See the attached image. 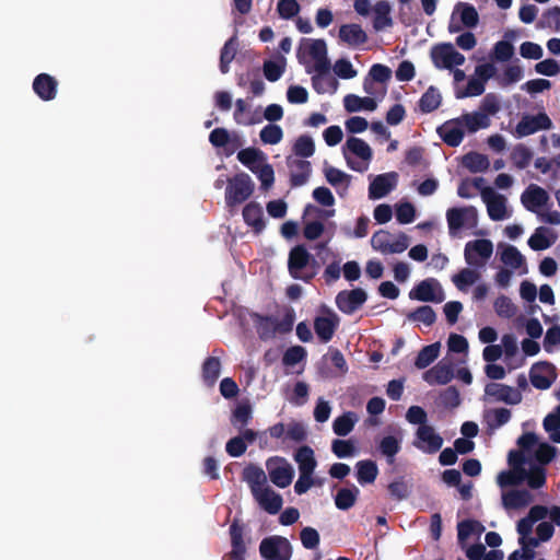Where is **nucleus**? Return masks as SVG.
I'll return each instance as SVG.
<instances>
[{"mask_svg": "<svg viewBox=\"0 0 560 560\" xmlns=\"http://www.w3.org/2000/svg\"><path fill=\"white\" fill-rule=\"evenodd\" d=\"M377 448L386 457L387 463L392 465L395 462V456L400 452V440L394 435H386L380 441Z\"/></svg>", "mask_w": 560, "mask_h": 560, "instance_id": "nucleus-40", "label": "nucleus"}, {"mask_svg": "<svg viewBox=\"0 0 560 560\" xmlns=\"http://www.w3.org/2000/svg\"><path fill=\"white\" fill-rule=\"evenodd\" d=\"M366 292L361 288L340 291L336 296V305L343 314H352L366 301Z\"/></svg>", "mask_w": 560, "mask_h": 560, "instance_id": "nucleus-14", "label": "nucleus"}, {"mask_svg": "<svg viewBox=\"0 0 560 560\" xmlns=\"http://www.w3.org/2000/svg\"><path fill=\"white\" fill-rule=\"evenodd\" d=\"M460 122L468 132L474 133L480 129H486L490 126L491 120L489 116L481 112L467 113L459 118Z\"/></svg>", "mask_w": 560, "mask_h": 560, "instance_id": "nucleus-32", "label": "nucleus"}, {"mask_svg": "<svg viewBox=\"0 0 560 560\" xmlns=\"http://www.w3.org/2000/svg\"><path fill=\"white\" fill-rule=\"evenodd\" d=\"M300 4L296 0H279L277 11L281 19L290 20L300 12Z\"/></svg>", "mask_w": 560, "mask_h": 560, "instance_id": "nucleus-62", "label": "nucleus"}, {"mask_svg": "<svg viewBox=\"0 0 560 560\" xmlns=\"http://www.w3.org/2000/svg\"><path fill=\"white\" fill-rule=\"evenodd\" d=\"M287 165L290 168V184L292 187H300L307 183L312 165L304 159L287 158Z\"/></svg>", "mask_w": 560, "mask_h": 560, "instance_id": "nucleus-20", "label": "nucleus"}, {"mask_svg": "<svg viewBox=\"0 0 560 560\" xmlns=\"http://www.w3.org/2000/svg\"><path fill=\"white\" fill-rule=\"evenodd\" d=\"M521 201L526 210L537 212L538 208L544 207L549 201L548 192L537 186L530 185L521 196Z\"/></svg>", "mask_w": 560, "mask_h": 560, "instance_id": "nucleus-22", "label": "nucleus"}, {"mask_svg": "<svg viewBox=\"0 0 560 560\" xmlns=\"http://www.w3.org/2000/svg\"><path fill=\"white\" fill-rule=\"evenodd\" d=\"M236 49H237V39H236V36H232L224 43V45L221 49V54H220V71L223 74L229 72L230 63L235 58Z\"/></svg>", "mask_w": 560, "mask_h": 560, "instance_id": "nucleus-43", "label": "nucleus"}, {"mask_svg": "<svg viewBox=\"0 0 560 560\" xmlns=\"http://www.w3.org/2000/svg\"><path fill=\"white\" fill-rule=\"evenodd\" d=\"M493 253L490 240L481 238L469 241L465 245L464 257L468 266L483 267Z\"/></svg>", "mask_w": 560, "mask_h": 560, "instance_id": "nucleus-6", "label": "nucleus"}, {"mask_svg": "<svg viewBox=\"0 0 560 560\" xmlns=\"http://www.w3.org/2000/svg\"><path fill=\"white\" fill-rule=\"evenodd\" d=\"M397 180L396 172L376 175L369 186L370 199H381L387 196L396 187Z\"/></svg>", "mask_w": 560, "mask_h": 560, "instance_id": "nucleus-17", "label": "nucleus"}, {"mask_svg": "<svg viewBox=\"0 0 560 560\" xmlns=\"http://www.w3.org/2000/svg\"><path fill=\"white\" fill-rule=\"evenodd\" d=\"M440 342H434V343H431V345H428L425 347H423L416 360H415V366L419 370H423L425 368H428L431 363H433L439 354H440Z\"/></svg>", "mask_w": 560, "mask_h": 560, "instance_id": "nucleus-41", "label": "nucleus"}, {"mask_svg": "<svg viewBox=\"0 0 560 560\" xmlns=\"http://www.w3.org/2000/svg\"><path fill=\"white\" fill-rule=\"evenodd\" d=\"M542 425L546 432L549 433L550 440L560 443V418L555 412L546 416Z\"/></svg>", "mask_w": 560, "mask_h": 560, "instance_id": "nucleus-60", "label": "nucleus"}, {"mask_svg": "<svg viewBox=\"0 0 560 560\" xmlns=\"http://www.w3.org/2000/svg\"><path fill=\"white\" fill-rule=\"evenodd\" d=\"M393 25L390 18V5L387 1H378L374 7L373 27L375 31H382Z\"/></svg>", "mask_w": 560, "mask_h": 560, "instance_id": "nucleus-38", "label": "nucleus"}, {"mask_svg": "<svg viewBox=\"0 0 560 560\" xmlns=\"http://www.w3.org/2000/svg\"><path fill=\"white\" fill-rule=\"evenodd\" d=\"M485 393L488 396L494 397L498 401H503L509 405H517L522 401V394L509 385L500 383H489L485 387Z\"/></svg>", "mask_w": 560, "mask_h": 560, "instance_id": "nucleus-19", "label": "nucleus"}, {"mask_svg": "<svg viewBox=\"0 0 560 560\" xmlns=\"http://www.w3.org/2000/svg\"><path fill=\"white\" fill-rule=\"evenodd\" d=\"M243 480L250 487L253 495L267 487V476L262 468L257 465L249 464L243 469Z\"/></svg>", "mask_w": 560, "mask_h": 560, "instance_id": "nucleus-28", "label": "nucleus"}, {"mask_svg": "<svg viewBox=\"0 0 560 560\" xmlns=\"http://www.w3.org/2000/svg\"><path fill=\"white\" fill-rule=\"evenodd\" d=\"M221 373V361L217 357H208L201 366V377L203 383L212 387Z\"/></svg>", "mask_w": 560, "mask_h": 560, "instance_id": "nucleus-34", "label": "nucleus"}, {"mask_svg": "<svg viewBox=\"0 0 560 560\" xmlns=\"http://www.w3.org/2000/svg\"><path fill=\"white\" fill-rule=\"evenodd\" d=\"M292 151L294 155L301 159H307L314 155L315 153V143L311 136L301 135L296 138Z\"/></svg>", "mask_w": 560, "mask_h": 560, "instance_id": "nucleus-47", "label": "nucleus"}, {"mask_svg": "<svg viewBox=\"0 0 560 560\" xmlns=\"http://www.w3.org/2000/svg\"><path fill=\"white\" fill-rule=\"evenodd\" d=\"M500 258L504 265L510 266L513 269H518L525 262L524 256L513 245H506L502 250Z\"/></svg>", "mask_w": 560, "mask_h": 560, "instance_id": "nucleus-50", "label": "nucleus"}, {"mask_svg": "<svg viewBox=\"0 0 560 560\" xmlns=\"http://www.w3.org/2000/svg\"><path fill=\"white\" fill-rule=\"evenodd\" d=\"M481 197L487 206L488 215L493 221L506 218V198L497 194L491 187L481 190Z\"/></svg>", "mask_w": 560, "mask_h": 560, "instance_id": "nucleus-15", "label": "nucleus"}, {"mask_svg": "<svg viewBox=\"0 0 560 560\" xmlns=\"http://www.w3.org/2000/svg\"><path fill=\"white\" fill-rule=\"evenodd\" d=\"M359 494L360 490L354 485L351 488L339 489L335 495L336 508L341 511L351 509L355 504Z\"/></svg>", "mask_w": 560, "mask_h": 560, "instance_id": "nucleus-39", "label": "nucleus"}, {"mask_svg": "<svg viewBox=\"0 0 560 560\" xmlns=\"http://www.w3.org/2000/svg\"><path fill=\"white\" fill-rule=\"evenodd\" d=\"M532 158V151L524 144H517L511 153V160L518 170L526 168L529 165Z\"/></svg>", "mask_w": 560, "mask_h": 560, "instance_id": "nucleus-53", "label": "nucleus"}, {"mask_svg": "<svg viewBox=\"0 0 560 560\" xmlns=\"http://www.w3.org/2000/svg\"><path fill=\"white\" fill-rule=\"evenodd\" d=\"M495 313L503 318H511L516 313V307L510 298L500 295L493 304Z\"/></svg>", "mask_w": 560, "mask_h": 560, "instance_id": "nucleus-58", "label": "nucleus"}, {"mask_svg": "<svg viewBox=\"0 0 560 560\" xmlns=\"http://www.w3.org/2000/svg\"><path fill=\"white\" fill-rule=\"evenodd\" d=\"M539 26L542 28H550L556 32L560 31V8L552 7L546 10L539 21Z\"/></svg>", "mask_w": 560, "mask_h": 560, "instance_id": "nucleus-56", "label": "nucleus"}, {"mask_svg": "<svg viewBox=\"0 0 560 560\" xmlns=\"http://www.w3.org/2000/svg\"><path fill=\"white\" fill-rule=\"evenodd\" d=\"M294 460L298 463L300 472L313 475L317 466L314 451L308 445H303L296 450L294 454Z\"/></svg>", "mask_w": 560, "mask_h": 560, "instance_id": "nucleus-31", "label": "nucleus"}, {"mask_svg": "<svg viewBox=\"0 0 560 560\" xmlns=\"http://www.w3.org/2000/svg\"><path fill=\"white\" fill-rule=\"evenodd\" d=\"M265 144H278L283 138V130L279 125L268 124L259 132Z\"/></svg>", "mask_w": 560, "mask_h": 560, "instance_id": "nucleus-54", "label": "nucleus"}, {"mask_svg": "<svg viewBox=\"0 0 560 560\" xmlns=\"http://www.w3.org/2000/svg\"><path fill=\"white\" fill-rule=\"evenodd\" d=\"M438 133L447 145L453 148L458 147L465 136L459 118L444 122L438 128Z\"/></svg>", "mask_w": 560, "mask_h": 560, "instance_id": "nucleus-23", "label": "nucleus"}, {"mask_svg": "<svg viewBox=\"0 0 560 560\" xmlns=\"http://www.w3.org/2000/svg\"><path fill=\"white\" fill-rule=\"evenodd\" d=\"M307 355L302 346H292L285 350L282 357V363L285 366H293L303 361Z\"/></svg>", "mask_w": 560, "mask_h": 560, "instance_id": "nucleus-59", "label": "nucleus"}, {"mask_svg": "<svg viewBox=\"0 0 560 560\" xmlns=\"http://www.w3.org/2000/svg\"><path fill=\"white\" fill-rule=\"evenodd\" d=\"M413 446L425 454L439 452L443 445V438L431 425L419 427L416 431Z\"/></svg>", "mask_w": 560, "mask_h": 560, "instance_id": "nucleus-10", "label": "nucleus"}, {"mask_svg": "<svg viewBox=\"0 0 560 560\" xmlns=\"http://www.w3.org/2000/svg\"><path fill=\"white\" fill-rule=\"evenodd\" d=\"M305 56L314 59V70L318 73H327L330 69V62L327 58V45L322 38H302L296 51L300 63H305Z\"/></svg>", "mask_w": 560, "mask_h": 560, "instance_id": "nucleus-2", "label": "nucleus"}, {"mask_svg": "<svg viewBox=\"0 0 560 560\" xmlns=\"http://www.w3.org/2000/svg\"><path fill=\"white\" fill-rule=\"evenodd\" d=\"M355 468L357 479L360 485L373 483L377 478V465L371 459L359 460Z\"/></svg>", "mask_w": 560, "mask_h": 560, "instance_id": "nucleus-35", "label": "nucleus"}, {"mask_svg": "<svg viewBox=\"0 0 560 560\" xmlns=\"http://www.w3.org/2000/svg\"><path fill=\"white\" fill-rule=\"evenodd\" d=\"M441 102L442 96L440 91L435 86L431 85L420 97L418 106L421 113L428 114L438 109Z\"/></svg>", "mask_w": 560, "mask_h": 560, "instance_id": "nucleus-37", "label": "nucleus"}, {"mask_svg": "<svg viewBox=\"0 0 560 560\" xmlns=\"http://www.w3.org/2000/svg\"><path fill=\"white\" fill-rule=\"evenodd\" d=\"M331 451L338 458L351 457L355 454V446L350 440H334Z\"/></svg>", "mask_w": 560, "mask_h": 560, "instance_id": "nucleus-61", "label": "nucleus"}, {"mask_svg": "<svg viewBox=\"0 0 560 560\" xmlns=\"http://www.w3.org/2000/svg\"><path fill=\"white\" fill-rule=\"evenodd\" d=\"M525 474L522 470H503L498 477L497 481L501 488L518 486L524 482Z\"/></svg>", "mask_w": 560, "mask_h": 560, "instance_id": "nucleus-52", "label": "nucleus"}, {"mask_svg": "<svg viewBox=\"0 0 560 560\" xmlns=\"http://www.w3.org/2000/svg\"><path fill=\"white\" fill-rule=\"evenodd\" d=\"M454 377V368L452 362L441 360L433 368L423 373V380L430 384L445 385Z\"/></svg>", "mask_w": 560, "mask_h": 560, "instance_id": "nucleus-21", "label": "nucleus"}, {"mask_svg": "<svg viewBox=\"0 0 560 560\" xmlns=\"http://www.w3.org/2000/svg\"><path fill=\"white\" fill-rule=\"evenodd\" d=\"M338 36L341 42L352 47L363 45L368 40L366 33L363 31L361 25L355 23L341 25Z\"/></svg>", "mask_w": 560, "mask_h": 560, "instance_id": "nucleus-26", "label": "nucleus"}, {"mask_svg": "<svg viewBox=\"0 0 560 560\" xmlns=\"http://www.w3.org/2000/svg\"><path fill=\"white\" fill-rule=\"evenodd\" d=\"M266 469L270 481L279 487L287 488L291 485L294 477V469L287 458L272 456L266 460Z\"/></svg>", "mask_w": 560, "mask_h": 560, "instance_id": "nucleus-4", "label": "nucleus"}, {"mask_svg": "<svg viewBox=\"0 0 560 560\" xmlns=\"http://www.w3.org/2000/svg\"><path fill=\"white\" fill-rule=\"evenodd\" d=\"M312 85L318 94L332 93L338 88V81L329 74V71L327 73L317 72L312 77Z\"/></svg>", "mask_w": 560, "mask_h": 560, "instance_id": "nucleus-45", "label": "nucleus"}, {"mask_svg": "<svg viewBox=\"0 0 560 560\" xmlns=\"http://www.w3.org/2000/svg\"><path fill=\"white\" fill-rule=\"evenodd\" d=\"M485 527L479 521L475 520H465L458 523L457 525V538L458 541L462 542L466 540L470 535L475 533L483 532Z\"/></svg>", "mask_w": 560, "mask_h": 560, "instance_id": "nucleus-51", "label": "nucleus"}, {"mask_svg": "<svg viewBox=\"0 0 560 560\" xmlns=\"http://www.w3.org/2000/svg\"><path fill=\"white\" fill-rule=\"evenodd\" d=\"M259 505L269 514H277L283 504L281 494L273 491L269 486L254 494Z\"/></svg>", "mask_w": 560, "mask_h": 560, "instance_id": "nucleus-24", "label": "nucleus"}, {"mask_svg": "<svg viewBox=\"0 0 560 560\" xmlns=\"http://www.w3.org/2000/svg\"><path fill=\"white\" fill-rule=\"evenodd\" d=\"M409 298L421 302L441 303L445 295L439 281L434 278H428L411 289Z\"/></svg>", "mask_w": 560, "mask_h": 560, "instance_id": "nucleus-9", "label": "nucleus"}, {"mask_svg": "<svg viewBox=\"0 0 560 560\" xmlns=\"http://www.w3.org/2000/svg\"><path fill=\"white\" fill-rule=\"evenodd\" d=\"M524 481L532 489H539L546 483V470L544 467L538 465H532L527 470L525 469Z\"/></svg>", "mask_w": 560, "mask_h": 560, "instance_id": "nucleus-49", "label": "nucleus"}, {"mask_svg": "<svg viewBox=\"0 0 560 560\" xmlns=\"http://www.w3.org/2000/svg\"><path fill=\"white\" fill-rule=\"evenodd\" d=\"M316 259L304 245L291 248L288 257V271L293 279L311 282L316 276Z\"/></svg>", "mask_w": 560, "mask_h": 560, "instance_id": "nucleus-1", "label": "nucleus"}, {"mask_svg": "<svg viewBox=\"0 0 560 560\" xmlns=\"http://www.w3.org/2000/svg\"><path fill=\"white\" fill-rule=\"evenodd\" d=\"M478 213L472 206L463 208H450L446 211V220L451 235H455L457 231L467 228H474L477 224Z\"/></svg>", "mask_w": 560, "mask_h": 560, "instance_id": "nucleus-8", "label": "nucleus"}, {"mask_svg": "<svg viewBox=\"0 0 560 560\" xmlns=\"http://www.w3.org/2000/svg\"><path fill=\"white\" fill-rule=\"evenodd\" d=\"M254 183L246 173H238L228 180L225 202L229 207L243 203L254 191Z\"/></svg>", "mask_w": 560, "mask_h": 560, "instance_id": "nucleus-3", "label": "nucleus"}, {"mask_svg": "<svg viewBox=\"0 0 560 560\" xmlns=\"http://www.w3.org/2000/svg\"><path fill=\"white\" fill-rule=\"evenodd\" d=\"M533 495L528 490H511L502 495V504L505 509H522L533 502Z\"/></svg>", "mask_w": 560, "mask_h": 560, "instance_id": "nucleus-29", "label": "nucleus"}, {"mask_svg": "<svg viewBox=\"0 0 560 560\" xmlns=\"http://www.w3.org/2000/svg\"><path fill=\"white\" fill-rule=\"evenodd\" d=\"M237 160L249 171L255 172V170L266 160V156L264 152L257 148H246L238 151Z\"/></svg>", "mask_w": 560, "mask_h": 560, "instance_id": "nucleus-36", "label": "nucleus"}, {"mask_svg": "<svg viewBox=\"0 0 560 560\" xmlns=\"http://www.w3.org/2000/svg\"><path fill=\"white\" fill-rule=\"evenodd\" d=\"M347 150L350 153L354 154L355 156L360 158L361 160L368 161V162L372 159V155H373L370 145L364 140H362L360 138H355V137L348 138V140L346 141V144H345L343 155H345L348 166L351 170L358 171V172H362L364 168L357 166L351 161V159L347 154Z\"/></svg>", "mask_w": 560, "mask_h": 560, "instance_id": "nucleus-18", "label": "nucleus"}, {"mask_svg": "<svg viewBox=\"0 0 560 560\" xmlns=\"http://www.w3.org/2000/svg\"><path fill=\"white\" fill-rule=\"evenodd\" d=\"M552 128V121L549 116L541 112L537 115H524L515 127L517 137H526L539 130H549Z\"/></svg>", "mask_w": 560, "mask_h": 560, "instance_id": "nucleus-11", "label": "nucleus"}, {"mask_svg": "<svg viewBox=\"0 0 560 560\" xmlns=\"http://www.w3.org/2000/svg\"><path fill=\"white\" fill-rule=\"evenodd\" d=\"M325 315L316 316L314 319V330L322 343L329 342L340 323L339 316L329 308H325Z\"/></svg>", "mask_w": 560, "mask_h": 560, "instance_id": "nucleus-12", "label": "nucleus"}, {"mask_svg": "<svg viewBox=\"0 0 560 560\" xmlns=\"http://www.w3.org/2000/svg\"><path fill=\"white\" fill-rule=\"evenodd\" d=\"M231 551L224 556V560H245L246 546L243 539L244 524L234 518L230 525Z\"/></svg>", "mask_w": 560, "mask_h": 560, "instance_id": "nucleus-16", "label": "nucleus"}, {"mask_svg": "<svg viewBox=\"0 0 560 560\" xmlns=\"http://www.w3.org/2000/svg\"><path fill=\"white\" fill-rule=\"evenodd\" d=\"M243 219L256 234H260L266 228L264 211L258 202L252 201L244 207Z\"/></svg>", "mask_w": 560, "mask_h": 560, "instance_id": "nucleus-25", "label": "nucleus"}, {"mask_svg": "<svg viewBox=\"0 0 560 560\" xmlns=\"http://www.w3.org/2000/svg\"><path fill=\"white\" fill-rule=\"evenodd\" d=\"M455 12L459 13L462 25L474 28L479 23V15L476 8L467 2H458L455 5Z\"/></svg>", "mask_w": 560, "mask_h": 560, "instance_id": "nucleus-42", "label": "nucleus"}, {"mask_svg": "<svg viewBox=\"0 0 560 560\" xmlns=\"http://www.w3.org/2000/svg\"><path fill=\"white\" fill-rule=\"evenodd\" d=\"M253 173L257 175L264 190H268L273 185L275 172L270 164H261Z\"/></svg>", "mask_w": 560, "mask_h": 560, "instance_id": "nucleus-63", "label": "nucleus"}, {"mask_svg": "<svg viewBox=\"0 0 560 560\" xmlns=\"http://www.w3.org/2000/svg\"><path fill=\"white\" fill-rule=\"evenodd\" d=\"M556 241V235L545 226H539L535 230L534 234L528 238V246L533 250H545L549 248Z\"/></svg>", "mask_w": 560, "mask_h": 560, "instance_id": "nucleus-30", "label": "nucleus"}, {"mask_svg": "<svg viewBox=\"0 0 560 560\" xmlns=\"http://www.w3.org/2000/svg\"><path fill=\"white\" fill-rule=\"evenodd\" d=\"M324 174L326 177V180L334 187H340L343 186V189L347 190L350 185L351 175L334 167V166H326L324 168Z\"/></svg>", "mask_w": 560, "mask_h": 560, "instance_id": "nucleus-48", "label": "nucleus"}, {"mask_svg": "<svg viewBox=\"0 0 560 560\" xmlns=\"http://www.w3.org/2000/svg\"><path fill=\"white\" fill-rule=\"evenodd\" d=\"M343 106L348 113H355L362 109L373 112L377 104L372 97H360L355 94H348L343 98Z\"/></svg>", "mask_w": 560, "mask_h": 560, "instance_id": "nucleus-33", "label": "nucleus"}, {"mask_svg": "<svg viewBox=\"0 0 560 560\" xmlns=\"http://www.w3.org/2000/svg\"><path fill=\"white\" fill-rule=\"evenodd\" d=\"M250 318L253 319L258 337L261 340H269L276 336L277 326L275 316L253 313Z\"/></svg>", "mask_w": 560, "mask_h": 560, "instance_id": "nucleus-27", "label": "nucleus"}, {"mask_svg": "<svg viewBox=\"0 0 560 560\" xmlns=\"http://www.w3.org/2000/svg\"><path fill=\"white\" fill-rule=\"evenodd\" d=\"M489 164L487 155L478 152H469L463 156V165L471 173L485 172Z\"/></svg>", "mask_w": 560, "mask_h": 560, "instance_id": "nucleus-44", "label": "nucleus"}, {"mask_svg": "<svg viewBox=\"0 0 560 560\" xmlns=\"http://www.w3.org/2000/svg\"><path fill=\"white\" fill-rule=\"evenodd\" d=\"M431 59L439 69H452L454 66H462L465 57L458 52L451 43H442L432 47Z\"/></svg>", "mask_w": 560, "mask_h": 560, "instance_id": "nucleus-7", "label": "nucleus"}, {"mask_svg": "<svg viewBox=\"0 0 560 560\" xmlns=\"http://www.w3.org/2000/svg\"><path fill=\"white\" fill-rule=\"evenodd\" d=\"M556 378V368L550 362H538L530 368L529 380L537 389L546 390L550 388Z\"/></svg>", "mask_w": 560, "mask_h": 560, "instance_id": "nucleus-13", "label": "nucleus"}, {"mask_svg": "<svg viewBox=\"0 0 560 560\" xmlns=\"http://www.w3.org/2000/svg\"><path fill=\"white\" fill-rule=\"evenodd\" d=\"M259 552L265 560H290L292 547L285 537L271 536L260 541Z\"/></svg>", "mask_w": 560, "mask_h": 560, "instance_id": "nucleus-5", "label": "nucleus"}, {"mask_svg": "<svg viewBox=\"0 0 560 560\" xmlns=\"http://www.w3.org/2000/svg\"><path fill=\"white\" fill-rule=\"evenodd\" d=\"M440 401L446 408H456L460 405V395L455 386L446 387L440 394Z\"/></svg>", "mask_w": 560, "mask_h": 560, "instance_id": "nucleus-64", "label": "nucleus"}, {"mask_svg": "<svg viewBox=\"0 0 560 560\" xmlns=\"http://www.w3.org/2000/svg\"><path fill=\"white\" fill-rule=\"evenodd\" d=\"M353 427L354 419L352 412L343 413L342 416L336 418L332 422V430L335 434L339 436L348 435L353 430Z\"/></svg>", "mask_w": 560, "mask_h": 560, "instance_id": "nucleus-55", "label": "nucleus"}, {"mask_svg": "<svg viewBox=\"0 0 560 560\" xmlns=\"http://www.w3.org/2000/svg\"><path fill=\"white\" fill-rule=\"evenodd\" d=\"M480 278V273L475 269L464 268L452 277V281L459 291H466Z\"/></svg>", "mask_w": 560, "mask_h": 560, "instance_id": "nucleus-46", "label": "nucleus"}, {"mask_svg": "<svg viewBox=\"0 0 560 560\" xmlns=\"http://www.w3.org/2000/svg\"><path fill=\"white\" fill-rule=\"evenodd\" d=\"M408 318L415 322H421L427 326H431L435 323L436 314L431 306L423 305L411 312L408 315Z\"/></svg>", "mask_w": 560, "mask_h": 560, "instance_id": "nucleus-57", "label": "nucleus"}]
</instances>
